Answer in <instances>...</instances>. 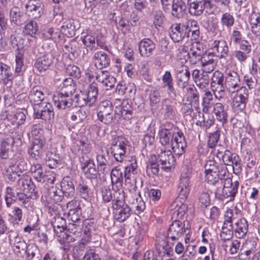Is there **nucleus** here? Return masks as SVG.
Listing matches in <instances>:
<instances>
[{
    "label": "nucleus",
    "mask_w": 260,
    "mask_h": 260,
    "mask_svg": "<svg viewBox=\"0 0 260 260\" xmlns=\"http://www.w3.org/2000/svg\"><path fill=\"white\" fill-rule=\"evenodd\" d=\"M138 165L136 157L132 156L129 164L125 168L124 177L125 185L129 191V202L135 205L136 210L139 213L144 211L145 209V203L143 201L137 185L138 179Z\"/></svg>",
    "instance_id": "obj_1"
},
{
    "label": "nucleus",
    "mask_w": 260,
    "mask_h": 260,
    "mask_svg": "<svg viewBox=\"0 0 260 260\" xmlns=\"http://www.w3.org/2000/svg\"><path fill=\"white\" fill-rule=\"evenodd\" d=\"M159 142L162 146H171L174 153L178 156L185 153L187 143L183 133L169 124L168 127L165 126L159 131Z\"/></svg>",
    "instance_id": "obj_2"
},
{
    "label": "nucleus",
    "mask_w": 260,
    "mask_h": 260,
    "mask_svg": "<svg viewBox=\"0 0 260 260\" xmlns=\"http://www.w3.org/2000/svg\"><path fill=\"white\" fill-rule=\"evenodd\" d=\"M218 182H221V183L212 185L214 186L213 190L215 197L221 201L225 199H229L230 201H233L237 192L239 182L236 181L233 182L229 175H226V176L221 178Z\"/></svg>",
    "instance_id": "obj_3"
},
{
    "label": "nucleus",
    "mask_w": 260,
    "mask_h": 260,
    "mask_svg": "<svg viewBox=\"0 0 260 260\" xmlns=\"http://www.w3.org/2000/svg\"><path fill=\"white\" fill-rule=\"evenodd\" d=\"M214 153L220 160L222 161L225 167L232 166L234 174L238 175L241 172V159L236 153L231 152L222 145H218L214 149Z\"/></svg>",
    "instance_id": "obj_4"
},
{
    "label": "nucleus",
    "mask_w": 260,
    "mask_h": 260,
    "mask_svg": "<svg viewBox=\"0 0 260 260\" xmlns=\"http://www.w3.org/2000/svg\"><path fill=\"white\" fill-rule=\"evenodd\" d=\"M206 181L210 185L215 183L220 184L218 182L222 177L229 175V172L224 165L219 164L214 159L206 161L205 165Z\"/></svg>",
    "instance_id": "obj_5"
},
{
    "label": "nucleus",
    "mask_w": 260,
    "mask_h": 260,
    "mask_svg": "<svg viewBox=\"0 0 260 260\" xmlns=\"http://www.w3.org/2000/svg\"><path fill=\"white\" fill-rule=\"evenodd\" d=\"M125 193L124 190L115 191L113 200L112 208L116 210L115 219L122 222L125 221L131 214V209L127 205L124 204Z\"/></svg>",
    "instance_id": "obj_6"
},
{
    "label": "nucleus",
    "mask_w": 260,
    "mask_h": 260,
    "mask_svg": "<svg viewBox=\"0 0 260 260\" xmlns=\"http://www.w3.org/2000/svg\"><path fill=\"white\" fill-rule=\"evenodd\" d=\"M128 144V141L123 136L113 138L110 146L111 153L117 161L121 162L125 158Z\"/></svg>",
    "instance_id": "obj_7"
},
{
    "label": "nucleus",
    "mask_w": 260,
    "mask_h": 260,
    "mask_svg": "<svg viewBox=\"0 0 260 260\" xmlns=\"http://www.w3.org/2000/svg\"><path fill=\"white\" fill-rule=\"evenodd\" d=\"M117 112V110L114 111L112 103L108 100L101 102L97 108L98 119L107 125L112 124Z\"/></svg>",
    "instance_id": "obj_8"
},
{
    "label": "nucleus",
    "mask_w": 260,
    "mask_h": 260,
    "mask_svg": "<svg viewBox=\"0 0 260 260\" xmlns=\"http://www.w3.org/2000/svg\"><path fill=\"white\" fill-rule=\"evenodd\" d=\"M191 170L188 168L183 169L179 181L178 189L179 197L183 200H186L190 192L191 185Z\"/></svg>",
    "instance_id": "obj_9"
},
{
    "label": "nucleus",
    "mask_w": 260,
    "mask_h": 260,
    "mask_svg": "<svg viewBox=\"0 0 260 260\" xmlns=\"http://www.w3.org/2000/svg\"><path fill=\"white\" fill-rule=\"evenodd\" d=\"M21 142V136L14 132L2 140L0 142V158L7 159L11 147L15 144H20Z\"/></svg>",
    "instance_id": "obj_10"
},
{
    "label": "nucleus",
    "mask_w": 260,
    "mask_h": 260,
    "mask_svg": "<svg viewBox=\"0 0 260 260\" xmlns=\"http://www.w3.org/2000/svg\"><path fill=\"white\" fill-rule=\"evenodd\" d=\"M224 79L223 74L218 71L214 72L211 78V86L212 90L215 98L219 100L221 99L225 94L223 86Z\"/></svg>",
    "instance_id": "obj_11"
},
{
    "label": "nucleus",
    "mask_w": 260,
    "mask_h": 260,
    "mask_svg": "<svg viewBox=\"0 0 260 260\" xmlns=\"http://www.w3.org/2000/svg\"><path fill=\"white\" fill-rule=\"evenodd\" d=\"M34 117L36 119H41L45 121H50L54 116L53 107L52 104L48 102H44L43 105L39 107V109L34 107Z\"/></svg>",
    "instance_id": "obj_12"
},
{
    "label": "nucleus",
    "mask_w": 260,
    "mask_h": 260,
    "mask_svg": "<svg viewBox=\"0 0 260 260\" xmlns=\"http://www.w3.org/2000/svg\"><path fill=\"white\" fill-rule=\"evenodd\" d=\"M185 224L181 221L175 220L172 222L168 230L167 238L176 241L186 232Z\"/></svg>",
    "instance_id": "obj_13"
},
{
    "label": "nucleus",
    "mask_w": 260,
    "mask_h": 260,
    "mask_svg": "<svg viewBox=\"0 0 260 260\" xmlns=\"http://www.w3.org/2000/svg\"><path fill=\"white\" fill-rule=\"evenodd\" d=\"M169 32L171 39L175 43L179 42L185 37H188L183 23H175L171 24L169 29Z\"/></svg>",
    "instance_id": "obj_14"
},
{
    "label": "nucleus",
    "mask_w": 260,
    "mask_h": 260,
    "mask_svg": "<svg viewBox=\"0 0 260 260\" xmlns=\"http://www.w3.org/2000/svg\"><path fill=\"white\" fill-rule=\"evenodd\" d=\"M53 100L55 106L58 109H69L70 111L74 109L72 96L58 92L54 95Z\"/></svg>",
    "instance_id": "obj_15"
},
{
    "label": "nucleus",
    "mask_w": 260,
    "mask_h": 260,
    "mask_svg": "<svg viewBox=\"0 0 260 260\" xmlns=\"http://www.w3.org/2000/svg\"><path fill=\"white\" fill-rule=\"evenodd\" d=\"M81 170L87 179L93 180L98 178L100 175V170L96 167L94 161L91 158H88L81 162Z\"/></svg>",
    "instance_id": "obj_16"
},
{
    "label": "nucleus",
    "mask_w": 260,
    "mask_h": 260,
    "mask_svg": "<svg viewBox=\"0 0 260 260\" xmlns=\"http://www.w3.org/2000/svg\"><path fill=\"white\" fill-rule=\"evenodd\" d=\"M27 15L33 19L40 18L43 14L44 5L38 0H30L25 5Z\"/></svg>",
    "instance_id": "obj_17"
},
{
    "label": "nucleus",
    "mask_w": 260,
    "mask_h": 260,
    "mask_svg": "<svg viewBox=\"0 0 260 260\" xmlns=\"http://www.w3.org/2000/svg\"><path fill=\"white\" fill-rule=\"evenodd\" d=\"M18 189L29 194L30 197L36 196L35 185L31 181V179L27 175H23L17 181Z\"/></svg>",
    "instance_id": "obj_18"
},
{
    "label": "nucleus",
    "mask_w": 260,
    "mask_h": 260,
    "mask_svg": "<svg viewBox=\"0 0 260 260\" xmlns=\"http://www.w3.org/2000/svg\"><path fill=\"white\" fill-rule=\"evenodd\" d=\"M158 159L161 162L162 170H170L172 166L174 165L175 159L172 152L170 150H157Z\"/></svg>",
    "instance_id": "obj_19"
},
{
    "label": "nucleus",
    "mask_w": 260,
    "mask_h": 260,
    "mask_svg": "<svg viewBox=\"0 0 260 260\" xmlns=\"http://www.w3.org/2000/svg\"><path fill=\"white\" fill-rule=\"evenodd\" d=\"M53 59V56L51 52H46L37 58L34 67L39 72H45L52 64Z\"/></svg>",
    "instance_id": "obj_20"
},
{
    "label": "nucleus",
    "mask_w": 260,
    "mask_h": 260,
    "mask_svg": "<svg viewBox=\"0 0 260 260\" xmlns=\"http://www.w3.org/2000/svg\"><path fill=\"white\" fill-rule=\"evenodd\" d=\"M155 43L149 38H144L139 43V51L142 57H149L155 49Z\"/></svg>",
    "instance_id": "obj_21"
},
{
    "label": "nucleus",
    "mask_w": 260,
    "mask_h": 260,
    "mask_svg": "<svg viewBox=\"0 0 260 260\" xmlns=\"http://www.w3.org/2000/svg\"><path fill=\"white\" fill-rule=\"evenodd\" d=\"M76 201H72L67 204L69 209L68 218L71 222L80 223L81 210Z\"/></svg>",
    "instance_id": "obj_22"
},
{
    "label": "nucleus",
    "mask_w": 260,
    "mask_h": 260,
    "mask_svg": "<svg viewBox=\"0 0 260 260\" xmlns=\"http://www.w3.org/2000/svg\"><path fill=\"white\" fill-rule=\"evenodd\" d=\"M211 48L219 58H225L229 51L227 43L224 40L214 41L212 44Z\"/></svg>",
    "instance_id": "obj_23"
},
{
    "label": "nucleus",
    "mask_w": 260,
    "mask_h": 260,
    "mask_svg": "<svg viewBox=\"0 0 260 260\" xmlns=\"http://www.w3.org/2000/svg\"><path fill=\"white\" fill-rule=\"evenodd\" d=\"M225 85L231 92H235L239 89L240 87V79L236 72H230L225 78Z\"/></svg>",
    "instance_id": "obj_24"
},
{
    "label": "nucleus",
    "mask_w": 260,
    "mask_h": 260,
    "mask_svg": "<svg viewBox=\"0 0 260 260\" xmlns=\"http://www.w3.org/2000/svg\"><path fill=\"white\" fill-rule=\"evenodd\" d=\"M110 156L108 149L104 151L101 150L100 153L96 155V159L98 168L101 172L105 173L108 172V166L110 164Z\"/></svg>",
    "instance_id": "obj_25"
},
{
    "label": "nucleus",
    "mask_w": 260,
    "mask_h": 260,
    "mask_svg": "<svg viewBox=\"0 0 260 260\" xmlns=\"http://www.w3.org/2000/svg\"><path fill=\"white\" fill-rule=\"evenodd\" d=\"M228 108L220 103H217L213 105V112L216 119L223 125L228 122Z\"/></svg>",
    "instance_id": "obj_26"
},
{
    "label": "nucleus",
    "mask_w": 260,
    "mask_h": 260,
    "mask_svg": "<svg viewBox=\"0 0 260 260\" xmlns=\"http://www.w3.org/2000/svg\"><path fill=\"white\" fill-rule=\"evenodd\" d=\"M26 110H17L14 114H8L5 112L6 118L10 121L13 124L18 126L24 124L26 120Z\"/></svg>",
    "instance_id": "obj_27"
},
{
    "label": "nucleus",
    "mask_w": 260,
    "mask_h": 260,
    "mask_svg": "<svg viewBox=\"0 0 260 260\" xmlns=\"http://www.w3.org/2000/svg\"><path fill=\"white\" fill-rule=\"evenodd\" d=\"M95 65L100 69L108 67L111 62L110 56L102 51L96 52L93 57Z\"/></svg>",
    "instance_id": "obj_28"
},
{
    "label": "nucleus",
    "mask_w": 260,
    "mask_h": 260,
    "mask_svg": "<svg viewBox=\"0 0 260 260\" xmlns=\"http://www.w3.org/2000/svg\"><path fill=\"white\" fill-rule=\"evenodd\" d=\"M79 28L77 21L73 19H69L63 22L61 29L64 35L68 37H72L75 35L76 30Z\"/></svg>",
    "instance_id": "obj_29"
},
{
    "label": "nucleus",
    "mask_w": 260,
    "mask_h": 260,
    "mask_svg": "<svg viewBox=\"0 0 260 260\" xmlns=\"http://www.w3.org/2000/svg\"><path fill=\"white\" fill-rule=\"evenodd\" d=\"M186 200H183L179 196L171 204L170 210L173 215L183 216L187 210V205L184 203Z\"/></svg>",
    "instance_id": "obj_30"
},
{
    "label": "nucleus",
    "mask_w": 260,
    "mask_h": 260,
    "mask_svg": "<svg viewBox=\"0 0 260 260\" xmlns=\"http://www.w3.org/2000/svg\"><path fill=\"white\" fill-rule=\"evenodd\" d=\"M29 102L34 106L39 107L42 105L44 100V95L43 92L37 87H33L29 91L28 95Z\"/></svg>",
    "instance_id": "obj_31"
},
{
    "label": "nucleus",
    "mask_w": 260,
    "mask_h": 260,
    "mask_svg": "<svg viewBox=\"0 0 260 260\" xmlns=\"http://www.w3.org/2000/svg\"><path fill=\"white\" fill-rule=\"evenodd\" d=\"M162 110L164 116L166 119H173L177 113V110L174 105L167 99L162 102Z\"/></svg>",
    "instance_id": "obj_32"
},
{
    "label": "nucleus",
    "mask_w": 260,
    "mask_h": 260,
    "mask_svg": "<svg viewBox=\"0 0 260 260\" xmlns=\"http://www.w3.org/2000/svg\"><path fill=\"white\" fill-rule=\"evenodd\" d=\"M44 141L40 138H35L34 140L31 148L28 150V153L36 160L40 157L42 153L43 148L44 146Z\"/></svg>",
    "instance_id": "obj_33"
},
{
    "label": "nucleus",
    "mask_w": 260,
    "mask_h": 260,
    "mask_svg": "<svg viewBox=\"0 0 260 260\" xmlns=\"http://www.w3.org/2000/svg\"><path fill=\"white\" fill-rule=\"evenodd\" d=\"M187 2L183 0H174L172 5V14L176 18L182 17L187 9Z\"/></svg>",
    "instance_id": "obj_34"
},
{
    "label": "nucleus",
    "mask_w": 260,
    "mask_h": 260,
    "mask_svg": "<svg viewBox=\"0 0 260 260\" xmlns=\"http://www.w3.org/2000/svg\"><path fill=\"white\" fill-rule=\"evenodd\" d=\"M61 190L64 193V196L68 197H73L75 193V186L73 179L70 176L63 178L60 183Z\"/></svg>",
    "instance_id": "obj_35"
},
{
    "label": "nucleus",
    "mask_w": 260,
    "mask_h": 260,
    "mask_svg": "<svg viewBox=\"0 0 260 260\" xmlns=\"http://www.w3.org/2000/svg\"><path fill=\"white\" fill-rule=\"evenodd\" d=\"M248 224L245 218L239 219L235 223V228L234 229L236 237L240 239L244 238L247 233Z\"/></svg>",
    "instance_id": "obj_36"
},
{
    "label": "nucleus",
    "mask_w": 260,
    "mask_h": 260,
    "mask_svg": "<svg viewBox=\"0 0 260 260\" xmlns=\"http://www.w3.org/2000/svg\"><path fill=\"white\" fill-rule=\"evenodd\" d=\"M116 114L120 115L125 120L132 119L133 116V108L127 100H124L119 107H116Z\"/></svg>",
    "instance_id": "obj_37"
},
{
    "label": "nucleus",
    "mask_w": 260,
    "mask_h": 260,
    "mask_svg": "<svg viewBox=\"0 0 260 260\" xmlns=\"http://www.w3.org/2000/svg\"><path fill=\"white\" fill-rule=\"evenodd\" d=\"M111 180L113 189H115V187H116L117 190L116 191L120 190L118 188L122 186L123 174L122 172L117 167H115L111 170Z\"/></svg>",
    "instance_id": "obj_38"
},
{
    "label": "nucleus",
    "mask_w": 260,
    "mask_h": 260,
    "mask_svg": "<svg viewBox=\"0 0 260 260\" xmlns=\"http://www.w3.org/2000/svg\"><path fill=\"white\" fill-rule=\"evenodd\" d=\"M25 260H41L42 256L38 246L34 244H29L24 251Z\"/></svg>",
    "instance_id": "obj_39"
},
{
    "label": "nucleus",
    "mask_w": 260,
    "mask_h": 260,
    "mask_svg": "<svg viewBox=\"0 0 260 260\" xmlns=\"http://www.w3.org/2000/svg\"><path fill=\"white\" fill-rule=\"evenodd\" d=\"M76 89V84L74 80L71 78H66L62 82L60 92L72 96Z\"/></svg>",
    "instance_id": "obj_40"
},
{
    "label": "nucleus",
    "mask_w": 260,
    "mask_h": 260,
    "mask_svg": "<svg viewBox=\"0 0 260 260\" xmlns=\"http://www.w3.org/2000/svg\"><path fill=\"white\" fill-rule=\"evenodd\" d=\"M79 223L71 222L66 226L67 235L71 238V241H75V238L78 237L80 235L81 228Z\"/></svg>",
    "instance_id": "obj_41"
},
{
    "label": "nucleus",
    "mask_w": 260,
    "mask_h": 260,
    "mask_svg": "<svg viewBox=\"0 0 260 260\" xmlns=\"http://www.w3.org/2000/svg\"><path fill=\"white\" fill-rule=\"evenodd\" d=\"M162 81L164 86L167 87L168 91L174 98L177 96V93L174 86L173 79L170 71H166L162 76Z\"/></svg>",
    "instance_id": "obj_42"
},
{
    "label": "nucleus",
    "mask_w": 260,
    "mask_h": 260,
    "mask_svg": "<svg viewBox=\"0 0 260 260\" xmlns=\"http://www.w3.org/2000/svg\"><path fill=\"white\" fill-rule=\"evenodd\" d=\"M190 76V72L187 67L184 70L180 71L177 76L178 86L182 89L186 88L188 85Z\"/></svg>",
    "instance_id": "obj_43"
},
{
    "label": "nucleus",
    "mask_w": 260,
    "mask_h": 260,
    "mask_svg": "<svg viewBox=\"0 0 260 260\" xmlns=\"http://www.w3.org/2000/svg\"><path fill=\"white\" fill-rule=\"evenodd\" d=\"M10 20L12 23L20 26L23 23V14L17 7L12 8L9 13Z\"/></svg>",
    "instance_id": "obj_44"
},
{
    "label": "nucleus",
    "mask_w": 260,
    "mask_h": 260,
    "mask_svg": "<svg viewBox=\"0 0 260 260\" xmlns=\"http://www.w3.org/2000/svg\"><path fill=\"white\" fill-rule=\"evenodd\" d=\"M11 244L16 253H20L22 251L24 252L28 247L24 239L18 236H15L13 240H11Z\"/></svg>",
    "instance_id": "obj_45"
},
{
    "label": "nucleus",
    "mask_w": 260,
    "mask_h": 260,
    "mask_svg": "<svg viewBox=\"0 0 260 260\" xmlns=\"http://www.w3.org/2000/svg\"><path fill=\"white\" fill-rule=\"evenodd\" d=\"M240 211L236 207L234 209H228L224 214L223 223L233 225V222L239 217Z\"/></svg>",
    "instance_id": "obj_46"
},
{
    "label": "nucleus",
    "mask_w": 260,
    "mask_h": 260,
    "mask_svg": "<svg viewBox=\"0 0 260 260\" xmlns=\"http://www.w3.org/2000/svg\"><path fill=\"white\" fill-rule=\"evenodd\" d=\"M81 39L82 42L87 51L88 50L92 51L96 49V45L102 46V45L100 44L98 40H96V43H95V37L90 35H87L83 37H81Z\"/></svg>",
    "instance_id": "obj_47"
},
{
    "label": "nucleus",
    "mask_w": 260,
    "mask_h": 260,
    "mask_svg": "<svg viewBox=\"0 0 260 260\" xmlns=\"http://www.w3.org/2000/svg\"><path fill=\"white\" fill-rule=\"evenodd\" d=\"M70 111L68 114L70 115L71 119L77 123L81 122L87 116L85 111L80 107H74L73 110Z\"/></svg>",
    "instance_id": "obj_48"
},
{
    "label": "nucleus",
    "mask_w": 260,
    "mask_h": 260,
    "mask_svg": "<svg viewBox=\"0 0 260 260\" xmlns=\"http://www.w3.org/2000/svg\"><path fill=\"white\" fill-rule=\"evenodd\" d=\"M199 116L201 118L197 121L196 124L201 127H205V128H210L214 123V118L213 116L209 115L208 114L207 116H205L204 114L199 113Z\"/></svg>",
    "instance_id": "obj_49"
},
{
    "label": "nucleus",
    "mask_w": 260,
    "mask_h": 260,
    "mask_svg": "<svg viewBox=\"0 0 260 260\" xmlns=\"http://www.w3.org/2000/svg\"><path fill=\"white\" fill-rule=\"evenodd\" d=\"M42 36L45 39L56 41L61 37L60 31L54 28H47L42 30Z\"/></svg>",
    "instance_id": "obj_50"
},
{
    "label": "nucleus",
    "mask_w": 260,
    "mask_h": 260,
    "mask_svg": "<svg viewBox=\"0 0 260 260\" xmlns=\"http://www.w3.org/2000/svg\"><path fill=\"white\" fill-rule=\"evenodd\" d=\"M235 18L232 13H223L220 18V23L223 27L231 29L235 24Z\"/></svg>",
    "instance_id": "obj_51"
},
{
    "label": "nucleus",
    "mask_w": 260,
    "mask_h": 260,
    "mask_svg": "<svg viewBox=\"0 0 260 260\" xmlns=\"http://www.w3.org/2000/svg\"><path fill=\"white\" fill-rule=\"evenodd\" d=\"M5 200L7 207L9 208L17 201V192L15 193L12 188L7 186L5 191Z\"/></svg>",
    "instance_id": "obj_52"
},
{
    "label": "nucleus",
    "mask_w": 260,
    "mask_h": 260,
    "mask_svg": "<svg viewBox=\"0 0 260 260\" xmlns=\"http://www.w3.org/2000/svg\"><path fill=\"white\" fill-rule=\"evenodd\" d=\"M52 225L57 235L65 230L67 226L66 220L59 216L54 217V220L52 221Z\"/></svg>",
    "instance_id": "obj_53"
},
{
    "label": "nucleus",
    "mask_w": 260,
    "mask_h": 260,
    "mask_svg": "<svg viewBox=\"0 0 260 260\" xmlns=\"http://www.w3.org/2000/svg\"><path fill=\"white\" fill-rule=\"evenodd\" d=\"M18 166L15 164H11L6 169L5 176L9 181L14 182L19 177L18 172Z\"/></svg>",
    "instance_id": "obj_54"
},
{
    "label": "nucleus",
    "mask_w": 260,
    "mask_h": 260,
    "mask_svg": "<svg viewBox=\"0 0 260 260\" xmlns=\"http://www.w3.org/2000/svg\"><path fill=\"white\" fill-rule=\"evenodd\" d=\"M2 79L6 84L8 81H12L15 75H14L10 67L4 63H1L0 66Z\"/></svg>",
    "instance_id": "obj_55"
},
{
    "label": "nucleus",
    "mask_w": 260,
    "mask_h": 260,
    "mask_svg": "<svg viewBox=\"0 0 260 260\" xmlns=\"http://www.w3.org/2000/svg\"><path fill=\"white\" fill-rule=\"evenodd\" d=\"M234 226L223 223L220 234L221 239L223 241L230 240L233 236Z\"/></svg>",
    "instance_id": "obj_56"
},
{
    "label": "nucleus",
    "mask_w": 260,
    "mask_h": 260,
    "mask_svg": "<svg viewBox=\"0 0 260 260\" xmlns=\"http://www.w3.org/2000/svg\"><path fill=\"white\" fill-rule=\"evenodd\" d=\"M32 197L29 196V194H26L25 192H17V201L20 202L22 206L26 209H29L31 207V198Z\"/></svg>",
    "instance_id": "obj_57"
},
{
    "label": "nucleus",
    "mask_w": 260,
    "mask_h": 260,
    "mask_svg": "<svg viewBox=\"0 0 260 260\" xmlns=\"http://www.w3.org/2000/svg\"><path fill=\"white\" fill-rule=\"evenodd\" d=\"M64 196V193L61 189L56 187H52L49 191V198L53 202L57 203L62 200Z\"/></svg>",
    "instance_id": "obj_58"
},
{
    "label": "nucleus",
    "mask_w": 260,
    "mask_h": 260,
    "mask_svg": "<svg viewBox=\"0 0 260 260\" xmlns=\"http://www.w3.org/2000/svg\"><path fill=\"white\" fill-rule=\"evenodd\" d=\"M76 190L82 198L86 200L89 199L90 189L86 182L82 181L80 182L77 185Z\"/></svg>",
    "instance_id": "obj_59"
},
{
    "label": "nucleus",
    "mask_w": 260,
    "mask_h": 260,
    "mask_svg": "<svg viewBox=\"0 0 260 260\" xmlns=\"http://www.w3.org/2000/svg\"><path fill=\"white\" fill-rule=\"evenodd\" d=\"M250 21L252 32L256 36L260 35V17L256 14L252 15Z\"/></svg>",
    "instance_id": "obj_60"
},
{
    "label": "nucleus",
    "mask_w": 260,
    "mask_h": 260,
    "mask_svg": "<svg viewBox=\"0 0 260 260\" xmlns=\"http://www.w3.org/2000/svg\"><path fill=\"white\" fill-rule=\"evenodd\" d=\"M87 96L85 92L81 91L79 93L75 95L73 100L74 108L80 107L88 105V102L86 100Z\"/></svg>",
    "instance_id": "obj_61"
},
{
    "label": "nucleus",
    "mask_w": 260,
    "mask_h": 260,
    "mask_svg": "<svg viewBox=\"0 0 260 260\" xmlns=\"http://www.w3.org/2000/svg\"><path fill=\"white\" fill-rule=\"evenodd\" d=\"M158 160L155 155L151 156L147 165V171H150L153 175H157L159 172Z\"/></svg>",
    "instance_id": "obj_62"
},
{
    "label": "nucleus",
    "mask_w": 260,
    "mask_h": 260,
    "mask_svg": "<svg viewBox=\"0 0 260 260\" xmlns=\"http://www.w3.org/2000/svg\"><path fill=\"white\" fill-rule=\"evenodd\" d=\"M63 51L71 53L74 56L78 55V51L80 48L79 44L75 40H71L67 44L64 45Z\"/></svg>",
    "instance_id": "obj_63"
},
{
    "label": "nucleus",
    "mask_w": 260,
    "mask_h": 260,
    "mask_svg": "<svg viewBox=\"0 0 260 260\" xmlns=\"http://www.w3.org/2000/svg\"><path fill=\"white\" fill-rule=\"evenodd\" d=\"M39 27L36 22L30 20L24 26V32L27 35L34 37L38 31Z\"/></svg>",
    "instance_id": "obj_64"
}]
</instances>
